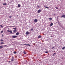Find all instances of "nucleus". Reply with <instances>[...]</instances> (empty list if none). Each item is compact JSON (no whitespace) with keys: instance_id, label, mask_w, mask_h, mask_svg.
<instances>
[{"instance_id":"4468645a","label":"nucleus","mask_w":65,"mask_h":65,"mask_svg":"<svg viewBox=\"0 0 65 65\" xmlns=\"http://www.w3.org/2000/svg\"><path fill=\"white\" fill-rule=\"evenodd\" d=\"M44 7H45L46 8H47V9H48V8H49V7H46L45 6H44Z\"/></svg>"},{"instance_id":"f03ea898","label":"nucleus","mask_w":65,"mask_h":65,"mask_svg":"<svg viewBox=\"0 0 65 65\" xmlns=\"http://www.w3.org/2000/svg\"><path fill=\"white\" fill-rule=\"evenodd\" d=\"M13 59H14V57L13 56L12 57V59H11V62H13L14 60H13Z\"/></svg>"},{"instance_id":"1a4fd4ad","label":"nucleus","mask_w":65,"mask_h":65,"mask_svg":"<svg viewBox=\"0 0 65 65\" xmlns=\"http://www.w3.org/2000/svg\"><path fill=\"white\" fill-rule=\"evenodd\" d=\"M1 44L2 45V44H5V43L3 42H1Z\"/></svg>"},{"instance_id":"b1692460","label":"nucleus","mask_w":65,"mask_h":65,"mask_svg":"<svg viewBox=\"0 0 65 65\" xmlns=\"http://www.w3.org/2000/svg\"><path fill=\"white\" fill-rule=\"evenodd\" d=\"M9 18H11V17H12V16H9Z\"/></svg>"},{"instance_id":"473e14b6","label":"nucleus","mask_w":65,"mask_h":65,"mask_svg":"<svg viewBox=\"0 0 65 65\" xmlns=\"http://www.w3.org/2000/svg\"><path fill=\"white\" fill-rule=\"evenodd\" d=\"M7 45H4V46H7Z\"/></svg>"},{"instance_id":"9b49d317","label":"nucleus","mask_w":65,"mask_h":65,"mask_svg":"<svg viewBox=\"0 0 65 65\" xmlns=\"http://www.w3.org/2000/svg\"><path fill=\"white\" fill-rule=\"evenodd\" d=\"M26 35H28L29 34V32L28 31H27L26 32Z\"/></svg>"},{"instance_id":"7c9ffc66","label":"nucleus","mask_w":65,"mask_h":65,"mask_svg":"<svg viewBox=\"0 0 65 65\" xmlns=\"http://www.w3.org/2000/svg\"><path fill=\"white\" fill-rule=\"evenodd\" d=\"M8 62H9V63H10L11 62V61H9Z\"/></svg>"},{"instance_id":"5701e85b","label":"nucleus","mask_w":65,"mask_h":65,"mask_svg":"<svg viewBox=\"0 0 65 65\" xmlns=\"http://www.w3.org/2000/svg\"><path fill=\"white\" fill-rule=\"evenodd\" d=\"M3 5H6V3H4V4H3Z\"/></svg>"},{"instance_id":"a878e982","label":"nucleus","mask_w":65,"mask_h":65,"mask_svg":"<svg viewBox=\"0 0 65 65\" xmlns=\"http://www.w3.org/2000/svg\"><path fill=\"white\" fill-rule=\"evenodd\" d=\"M0 26H1V27H2V28H3V26H2V25H1Z\"/></svg>"},{"instance_id":"f8f14e48","label":"nucleus","mask_w":65,"mask_h":65,"mask_svg":"<svg viewBox=\"0 0 65 65\" xmlns=\"http://www.w3.org/2000/svg\"><path fill=\"white\" fill-rule=\"evenodd\" d=\"M21 7V5L20 4H18V7Z\"/></svg>"},{"instance_id":"9d476101","label":"nucleus","mask_w":65,"mask_h":65,"mask_svg":"<svg viewBox=\"0 0 65 65\" xmlns=\"http://www.w3.org/2000/svg\"><path fill=\"white\" fill-rule=\"evenodd\" d=\"M41 37V35H39L38 36V38H40Z\"/></svg>"},{"instance_id":"dca6fc26","label":"nucleus","mask_w":65,"mask_h":65,"mask_svg":"<svg viewBox=\"0 0 65 65\" xmlns=\"http://www.w3.org/2000/svg\"><path fill=\"white\" fill-rule=\"evenodd\" d=\"M23 53L24 54H26L27 53L26 52H25V51H24L23 52Z\"/></svg>"},{"instance_id":"ddd939ff","label":"nucleus","mask_w":65,"mask_h":65,"mask_svg":"<svg viewBox=\"0 0 65 65\" xmlns=\"http://www.w3.org/2000/svg\"><path fill=\"white\" fill-rule=\"evenodd\" d=\"M25 45H28V46H30V45L29 44H24Z\"/></svg>"},{"instance_id":"c85d7f7f","label":"nucleus","mask_w":65,"mask_h":65,"mask_svg":"<svg viewBox=\"0 0 65 65\" xmlns=\"http://www.w3.org/2000/svg\"><path fill=\"white\" fill-rule=\"evenodd\" d=\"M45 53H48V52H45Z\"/></svg>"},{"instance_id":"f3484780","label":"nucleus","mask_w":65,"mask_h":65,"mask_svg":"<svg viewBox=\"0 0 65 65\" xmlns=\"http://www.w3.org/2000/svg\"><path fill=\"white\" fill-rule=\"evenodd\" d=\"M65 48V46H64V47H63L62 48V50H64V49Z\"/></svg>"},{"instance_id":"4be33fe9","label":"nucleus","mask_w":65,"mask_h":65,"mask_svg":"<svg viewBox=\"0 0 65 65\" xmlns=\"http://www.w3.org/2000/svg\"><path fill=\"white\" fill-rule=\"evenodd\" d=\"M33 28H32L30 29V31H33Z\"/></svg>"},{"instance_id":"cd10ccee","label":"nucleus","mask_w":65,"mask_h":65,"mask_svg":"<svg viewBox=\"0 0 65 65\" xmlns=\"http://www.w3.org/2000/svg\"><path fill=\"white\" fill-rule=\"evenodd\" d=\"M10 32L11 33H12V31H11V30L10 31V32Z\"/></svg>"},{"instance_id":"a211bd4d","label":"nucleus","mask_w":65,"mask_h":65,"mask_svg":"<svg viewBox=\"0 0 65 65\" xmlns=\"http://www.w3.org/2000/svg\"><path fill=\"white\" fill-rule=\"evenodd\" d=\"M3 47L0 46V49H1V48H3Z\"/></svg>"},{"instance_id":"c9c22d12","label":"nucleus","mask_w":65,"mask_h":65,"mask_svg":"<svg viewBox=\"0 0 65 65\" xmlns=\"http://www.w3.org/2000/svg\"><path fill=\"white\" fill-rule=\"evenodd\" d=\"M56 54V53H54V55H55V54Z\"/></svg>"},{"instance_id":"6ab92c4d","label":"nucleus","mask_w":65,"mask_h":65,"mask_svg":"<svg viewBox=\"0 0 65 65\" xmlns=\"http://www.w3.org/2000/svg\"><path fill=\"white\" fill-rule=\"evenodd\" d=\"M1 42H2L3 41V39H1Z\"/></svg>"},{"instance_id":"412c9836","label":"nucleus","mask_w":65,"mask_h":65,"mask_svg":"<svg viewBox=\"0 0 65 65\" xmlns=\"http://www.w3.org/2000/svg\"><path fill=\"white\" fill-rule=\"evenodd\" d=\"M3 32V30H2L1 31V33H2Z\"/></svg>"},{"instance_id":"2f4dec72","label":"nucleus","mask_w":65,"mask_h":65,"mask_svg":"<svg viewBox=\"0 0 65 65\" xmlns=\"http://www.w3.org/2000/svg\"><path fill=\"white\" fill-rule=\"evenodd\" d=\"M53 48H54V47H53L52 48V49H53Z\"/></svg>"},{"instance_id":"aec40b11","label":"nucleus","mask_w":65,"mask_h":65,"mask_svg":"<svg viewBox=\"0 0 65 65\" xmlns=\"http://www.w3.org/2000/svg\"><path fill=\"white\" fill-rule=\"evenodd\" d=\"M13 53H14V54H16L17 53V52L14 51V52H13Z\"/></svg>"},{"instance_id":"0eeeda50","label":"nucleus","mask_w":65,"mask_h":65,"mask_svg":"<svg viewBox=\"0 0 65 65\" xmlns=\"http://www.w3.org/2000/svg\"><path fill=\"white\" fill-rule=\"evenodd\" d=\"M41 12V10L40 9L38 11V13H40Z\"/></svg>"},{"instance_id":"c756f323","label":"nucleus","mask_w":65,"mask_h":65,"mask_svg":"<svg viewBox=\"0 0 65 65\" xmlns=\"http://www.w3.org/2000/svg\"><path fill=\"white\" fill-rule=\"evenodd\" d=\"M37 7H39V6L38 5H37Z\"/></svg>"},{"instance_id":"f257e3e1","label":"nucleus","mask_w":65,"mask_h":65,"mask_svg":"<svg viewBox=\"0 0 65 65\" xmlns=\"http://www.w3.org/2000/svg\"><path fill=\"white\" fill-rule=\"evenodd\" d=\"M61 18H65V15L64 14L62 15V16H61Z\"/></svg>"},{"instance_id":"2eb2a0df","label":"nucleus","mask_w":65,"mask_h":65,"mask_svg":"<svg viewBox=\"0 0 65 65\" xmlns=\"http://www.w3.org/2000/svg\"><path fill=\"white\" fill-rule=\"evenodd\" d=\"M49 19H50V21H52V18H49Z\"/></svg>"},{"instance_id":"7ed1b4c3","label":"nucleus","mask_w":65,"mask_h":65,"mask_svg":"<svg viewBox=\"0 0 65 65\" xmlns=\"http://www.w3.org/2000/svg\"><path fill=\"white\" fill-rule=\"evenodd\" d=\"M12 38H16L17 37V36H13L12 37Z\"/></svg>"},{"instance_id":"bb28decb","label":"nucleus","mask_w":65,"mask_h":65,"mask_svg":"<svg viewBox=\"0 0 65 65\" xmlns=\"http://www.w3.org/2000/svg\"><path fill=\"white\" fill-rule=\"evenodd\" d=\"M7 31L8 32H10V31H9V29L8 30H7Z\"/></svg>"},{"instance_id":"39448f33","label":"nucleus","mask_w":65,"mask_h":65,"mask_svg":"<svg viewBox=\"0 0 65 65\" xmlns=\"http://www.w3.org/2000/svg\"><path fill=\"white\" fill-rule=\"evenodd\" d=\"M52 25H53V23H51L50 24V27H52Z\"/></svg>"},{"instance_id":"20e7f679","label":"nucleus","mask_w":65,"mask_h":65,"mask_svg":"<svg viewBox=\"0 0 65 65\" xmlns=\"http://www.w3.org/2000/svg\"><path fill=\"white\" fill-rule=\"evenodd\" d=\"M37 22V19H35L34 20V22L35 23H36Z\"/></svg>"},{"instance_id":"6e6552de","label":"nucleus","mask_w":65,"mask_h":65,"mask_svg":"<svg viewBox=\"0 0 65 65\" xmlns=\"http://www.w3.org/2000/svg\"><path fill=\"white\" fill-rule=\"evenodd\" d=\"M19 34L20 33L19 32H17L16 33V35H19Z\"/></svg>"},{"instance_id":"e433bc0d","label":"nucleus","mask_w":65,"mask_h":65,"mask_svg":"<svg viewBox=\"0 0 65 65\" xmlns=\"http://www.w3.org/2000/svg\"><path fill=\"white\" fill-rule=\"evenodd\" d=\"M13 27H14V26H13Z\"/></svg>"},{"instance_id":"393cba45","label":"nucleus","mask_w":65,"mask_h":65,"mask_svg":"<svg viewBox=\"0 0 65 65\" xmlns=\"http://www.w3.org/2000/svg\"><path fill=\"white\" fill-rule=\"evenodd\" d=\"M55 8L56 9H58V8L56 7H55Z\"/></svg>"},{"instance_id":"f704fd0d","label":"nucleus","mask_w":65,"mask_h":65,"mask_svg":"<svg viewBox=\"0 0 65 65\" xmlns=\"http://www.w3.org/2000/svg\"><path fill=\"white\" fill-rule=\"evenodd\" d=\"M51 37H53V36H51Z\"/></svg>"},{"instance_id":"72a5a7b5","label":"nucleus","mask_w":65,"mask_h":65,"mask_svg":"<svg viewBox=\"0 0 65 65\" xmlns=\"http://www.w3.org/2000/svg\"><path fill=\"white\" fill-rule=\"evenodd\" d=\"M3 35H2V37H3Z\"/></svg>"},{"instance_id":"423d86ee","label":"nucleus","mask_w":65,"mask_h":65,"mask_svg":"<svg viewBox=\"0 0 65 65\" xmlns=\"http://www.w3.org/2000/svg\"><path fill=\"white\" fill-rule=\"evenodd\" d=\"M13 29H14V30H13V32H15L16 31V28H13Z\"/></svg>"}]
</instances>
